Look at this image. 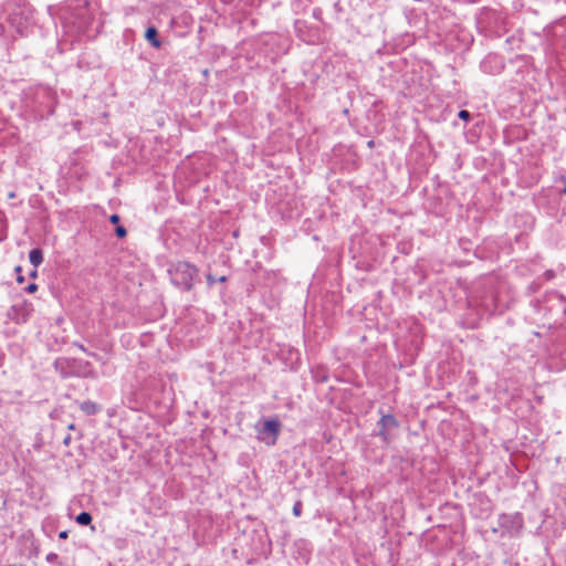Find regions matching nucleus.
Returning a JSON list of instances; mask_svg holds the SVG:
<instances>
[{"label":"nucleus","instance_id":"nucleus-25","mask_svg":"<svg viewBox=\"0 0 566 566\" xmlns=\"http://www.w3.org/2000/svg\"><path fill=\"white\" fill-rule=\"evenodd\" d=\"M71 440H72L71 436H70V434H67V436L63 439V444H64V446H69V444L71 443Z\"/></svg>","mask_w":566,"mask_h":566},{"label":"nucleus","instance_id":"nucleus-22","mask_svg":"<svg viewBox=\"0 0 566 566\" xmlns=\"http://www.w3.org/2000/svg\"><path fill=\"white\" fill-rule=\"evenodd\" d=\"M559 181H562L564 184V187L563 189L560 190V193L565 195L566 196V176L564 175H560L559 178H558Z\"/></svg>","mask_w":566,"mask_h":566},{"label":"nucleus","instance_id":"nucleus-27","mask_svg":"<svg viewBox=\"0 0 566 566\" xmlns=\"http://www.w3.org/2000/svg\"><path fill=\"white\" fill-rule=\"evenodd\" d=\"M492 532H493L494 534H497V533L500 534V527H499V528H495V527H494V528H492Z\"/></svg>","mask_w":566,"mask_h":566},{"label":"nucleus","instance_id":"nucleus-1","mask_svg":"<svg viewBox=\"0 0 566 566\" xmlns=\"http://www.w3.org/2000/svg\"><path fill=\"white\" fill-rule=\"evenodd\" d=\"M198 273V268L187 261H179L168 269L171 283L185 292L192 290Z\"/></svg>","mask_w":566,"mask_h":566},{"label":"nucleus","instance_id":"nucleus-5","mask_svg":"<svg viewBox=\"0 0 566 566\" xmlns=\"http://www.w3.org/2000/svg\"><path fill=\"white\" fill-rule=\"evenodd\" d=\"M505 67L504 57L496 53H489L480 63V70L489 75H497Z\"/></svg>","mask_w":566,"mask_h":566},{"label":"nucleus","instance_id":"nucleus-6","mask_svg":"<svg viewBox=\"0 0 566 566\" xmlns=\"http://www.w3.org/2000/svg\"><path fill=\"white\" fill-rule=\"evenodd\" d=\"M33 312L32 304L23 301L19 304H13L7 312V316L10 321L15 324H24L29 321L31 313Z\"/></svg>","mask_w":566,"mask_h":566},{"label":"nucleus","instance_id":"nucleus-17","mask_svg":"<svg viewBox=\"0 0 566 566\" xmlns=\"http://www.w3.org/2000/svg\"><path fill=\"white\" fill-rule=\"evenodd\" d=\"M14 272L17 273V282L18 283H23L24 282V276L21 274L22 268L20 265L15 266L14 268Z\"/></svg>","mask_w":566,"mask_h":566},{"label":"nucleus","instance_id":"nucleus-15","mask_svg":"<svg viewBox=\"0 0 566 566\" xmlns=\"http://www.w3.org/2000/svg\"><path fill=\"white\" fill-rule=\"evenodd\" d=\"M115 235L118 238V239H123L127 235V230L125 227L123 226H117L115 228Z\"/></svg>","mask_w":566,"mask_h":566},{"label":"nucleus","instance_id":"nucleus-13","mask_svg":"<svg viewBox=\"0 0 566 566\" xmlns=\"http://www.w3.org/2000/svg\"><path fill=\"white\" fill-rule=\"evenodd\" d=\"M542 287V283L539 281H533L531 282L526 287L527 295H533L537 293Z\"/></svg>","mask_w":566,"mask_h":566},{"label":"nucleus","instance_id":"nucleus-21","mask_svg":"<svg viewBox=\"0 0 566 566\" xmlns=\"http://www.w3.org/2000/svg\"><path fill=\"white\" fill-rule=\"evenodd\" d=\"M119 220H120V217H119L118 214H116V213H114V214H112V216L109 217V222H111L112 224H117V226H118Z\"/></svg>","mask_w":566,"mask_h":566},{"label":"nucleus","instance_id":"nucleus-7","mask_svg":"<svg viewBox=\"0 0 566 566\" xmlns=\"http://www.w3.org/2000/svg\"><path fill=\"white\" fill-rule=\"evenodd\" d=\"M379 413L381 415V417L377 422L379 431L376 433V436L379 437L384 442L388 443L390 441L389 431L391 429L398 428L399 421L391 413L385 415L382 413L381 410H379Z\"/></svg>","mask_w":566,"mask_h":566},{"label":"nucleus","instance_id":"nucleus-10","mask_svg":"<svg viewBox=\"0 0 566 566\" xmlns=\"http://www.w3.org/2000/svg\"><path fill=\"white\" fill-rule=\"evenodd\" d=\"M30 263L38 268L43 262V252L40 248H34L29 252Z\"/></svg>","mask_w":566,"mask_h":566},{"label":"nucleus","instance_id":"nucleus-26","mask_svg":"<svg viewBox=\"0 0 566 566\" xmlns=\"http://www.w3.org/2000/svg\"><path fill=\"white\" fill-rule=\"evenodd\" d=\"M29 276L32 277V279H35L38 276V271H36V268H34V270H32L30 273H29Z\"/></svg>","mask_w":566,"mask_h":566},{"label":"nucleus","instance_id":"nucleus-28","mask_svg":"<svg viewBox=\"0 0 566 566\" xmlns=\"http://www.w3.org/2000/svg\"><path fill=\"white\" fill-rule=\"evenodd\" d=\"M69 429H70V430L75 429V424H74V423H71V424L69 426Z\"/></svg>","mask_w":566,"mask_h":566},{"label":"nucleus","instance_id":"nucleus-3","mask_svg":"<svg viewBox=\"0 0 566 566\" xmlns=\"http://www.w3.org/2000/svg\"><path fill=\"white\" fill-rule=\"evenodd\" d=\"M258 439L266 446H274L281 432V422L277 418L259 421L255 426Z\"/></svg>","mask_w":566,"mask_h":566},{"label":"nucleus","instance_id":"nucleus-23","mask_svg":"<svg viewBox=\"0 0 566 566\" xmlns=\"http://www.w3.org/2000/svg\"><path fill=\"white\" fill-rule=\"evenodd\" d=\"M67 537H69V532L67 531H61L59 533V538L66 539Z\"/></svg>","mask_w":566,"mask_h":566},{"label":"nucleus","instance_id":"nucleus-30","mask_svg":"<svg viewBox=\"0 0 566 566\" xmlns=\"http://www.w3.org/2000/svg\"><path fill=\"white\" fill-rule=\"evenodd\" d=\"M9 566H22V565L12 564V565H9Z\"/></svg>","mask_w":566,"mask_h":566},{"label":"nucleus","instance_id":"nucleus-16","mask_svg":"<svg viewBox=\"0 0 566 566\" xmlns=\"http://www.w3.org/2000/svg\"><path fill=\"white\" fill-rule=\"evenodd\" d=\"M458 117L464 122H469L471 119V114L470 112L465 111V109H461L459 113H458Z\"/></svg>","mask_w":566,"mask_h":566},{"label":"nucleus","instance_id":"nucleus-4","mask_svg":"<svg viewBox=\"0 0 566 566\" xmlns=\"http://www.w3.org/2000/svg\"><path fill=\"white\" fill-rule=\"evenodd\" d=\"M34 103L39 106L38 112L41 117L50 116L54 113L56 104L55 95L51 90L40 87L35 92Z\"/></svg>","mask_w":566,"mask_h":566},{"label":"nucleus","instance_id":"nucleus-2","mask_svg":"<svg viewBox=\"0 0 566 566\" xmlns=\"http://www.w3.org/2000/svg\"><path fill=\"white\" fill-rule=\"evenodd\" d=\"M501 537H518L524 528V517L520 512L502 513L497 518Z\"/></svg>","mask_w":566,"mask_h":566},{"label":"nucleus","instance_id":"nucleus-18","mask_svg":"<svg viewBox=\"0 0 566 566\" xmlns=\"http://www.w3.org/2000/svg\"><path fill=\"white\" fill-rule=\"evenodd\" d=\"M45 559L48 563H56L59 559V555L56 553H49Z\"/></svg>","mask_w":566,"mask_h":566},{"label":"nucleus","instance_id":"nucleus-29","mask_svg":"<svg viewBox=\"0 0 566 566\" xmlns=\"http://www.w3.org/2000/svg\"><path fill=\"white\" fill-rule=\"evenodd\" d=\"M373 145H374V140H369V142H368V146H369V147H373Z\"/></svg>","mask_w":566,"mask_h":566},{"label":"nucleus","instance_id":"nucleus-9","mask_svg":"<svg viewBox=\"0 0 566 566\" xmlns=\"http://www.w3.org/2000/svg\"><path fill=\"white\" fill-rule=\"evenodd\" d=\"M80 409L87 416H94L102 410L99 405L91 400L81 402Z\"/></svg>","mask_w":566,"mask_h":566},{"label":"nucleus","instance_id":"nucleus-24","mask_svg":"<svg viewBox=\"0 0 566 566\" xmlns=\"http://www.w3.org/2000/svg\"><path fill=\"white\" fill-rule=\"evenodd\" d=\"M78 348H80L82 352L86 353L87 355H90V356H92V357H95V356H96V354H94V353H88V352H87V349H86L83 345H78Z\"/></svg>","mask_w":566,"mask_h":566},{"label":"nucleus","instance_id":"nucleus-11","mask_svg":"<svg viewBox=\"0 0 566 566\" xmlns=\"http://www.w3.org/2000/svg\"><path fill=\"white\" fill-rule=\"evenodd\" d=\"M92 520H93V517H92L91 513H88V512H81L75 517L76 523L80 525H83V526L90 525L92 523Z\"/></svg>","mask_w":566,"mask_h":566},{"label":"nucleus","instance_id":"nucleus-8","mask_svg":"<svg viewBox=\"0 0 566 566\" xmlns=\"http://www.w3.org/2000/svg\"><path fill=\"white\" fill-rule=\"evenodd\" d=\"M145 39L154 49H160L163 45V42L159 38V32L155 25H149L146 29Z\"/></svg>","mask_w":566,"mask_h":566},{"label":"nucleus","instance_id":"nucleus-14","mask_svg":"<svg viewBox=\"0 0 566 566\" xmlns=\"http://www.w3.org/2000/svg\"><path fill=\"white\" fill-rule=\"evenodd\" d=\"M302 511H303V503L301 500H297L294 505H293V515L295 517H300L302 515Z\"/></svg>","mask_w":566,"mask_h":566},{"label":"nucleus","instance_id":"nucleus-19","mask_svg":"<svg viewBox=\"0 0 566 566\" xmlns=\"http://www.w3.org/2000/svg\"><path fill=\"white\" fill-rule=\"evenodd\" d=\"M24 290L27 293H34L38 291V284L30 283Z\"/></svg>","mask_w":566,"mask_h":566},{"label":"nucleus","instance_id":"nucleus-20","mask_svg":"<svg viewBox=\"0 0 566 566\" xmlns=\"http://www.w3.org/2000/svg\"><path fill=\"white\" fill-rule=\"evenodd\" d=\"M545 280L549 281L555 277V272L553 270H546L544 272Z\"/></svg>","mask_w":566,"mask_h":566},{"label":"nucleus","instance_id":"nucleus-12","mask_svg":"<svg viewBox=\"0 0 566 566\" xmlns=\"http://www.w3.org/2000/svg\"><path fill=\"white\" fill-rule=\"evenodd\" d=\"M206 280H207L208 286L211 287L216 282H220V283L226 282L228 280V277L226 275H222L220 277H216L211 273H208L206 275Z\"/></svg>","mask_w":566,"mask_h":566}]
</instances>
